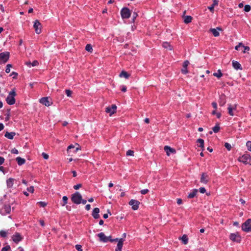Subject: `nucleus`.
<instances>
[{
  "label": "nucleus",
  "mask_w": 251,
  "mask_h": 251,
  "mask_svg": "<svg viewBox=\"0 0 251 251\" xmlns=\"http://www.w3.org/2000/svg\"><path fill=\"white\" fill-rule=\"evenodd\" d=\"M225 147L227 149L228 151H230L231 149V145L228 143H226L225 144Z\"/></svg>",
  "instance_id": "nucleus-43"
},
{
  "label": "nucleus",
  "mask_w": 251,
  "mask_h": 251,
  "mask_svg": "<svg viewBox=\"0 0 251 251\" xmlns=\"http://www.w3.org/2000/svg\"><path fill=\"white\" fill-rule=\"evenodd\" d=\"M75 249L78 251H82V246L80 245H75Z\"/></svg>",
  "instance_id": "nucleus-47"
},
{
  "label": "nucleus",
  "mask_w": 251,
  "mask_h": 251,
  "mask_svg": "<svg viewBox=\"0 0 251 251\" xmlns=\"http://www.w3.org/2000/svg\"><path fill=\"white\" fill-rule=\"evenodd\" d=\"M246 146L248 148V150L251 151V141H248L246 143Z\"/></svg>",
  "instance_id": "nucleus-42"
},
{
  "label": "nucleus",
  "mask_w": 251,
  "mask_h": 251,
  "mask_svg": "<svg viewBox=\"0 0 251 251\" xmlns=\"http://www.w3.org/2000/svg\"><path fill=\"white\" fill-rule=\"evenodd\" d=\"M230 239L234 242L240 243L241 240V237L238 232L235 233H231L229 236Z\"/></svg>",
  "instance_id": "nucleus-8"
},
{
  "label": "nucleus",
  "mask_w": 251,
  "mask_h": 251,
  "mask_svg": "<svg viewBox=\"0 0 251 251\" xmlns=\"http://www.w3.org/2000/svg\"><path fill=\"white\" fill-rule=\"evenodd\" d=\"M37 204H39L41 207H45L46 206L47 203L43 201H39L37 203Z\"/></svg>",
  "instance_id": "nucleus-44"
},
{
  "label": "nucleus",
  "mask_w": 251,
  "mask_h": 251,
  "mask_svg": "<svg viewBox=\"0 0 251 251\" xmlns=\"http://www.w3.org/2000/svg\"><path fill=\"white\" fill-rule=\"evenodd\" d=\"M85 50L89 51V52H92V51H93V48H92V46L90 45V44H87L86 46V47H85Z\"/></svg>",
  "instance_id": "nucleus-35"
},
{
  "label": "nucleus",
  "mask_w": 251,
  "mask_h": 251,
  "mask_svg": "<svg viewBox=\"0 0 251 251\" xmlns=\"http://www.w3.org/2000/svg\"><path fill=\"white\" fill-rule=\"evenodd\" d=\"M243 44L242 43H239V44L235 48L236 50H239L240 47H243Z\"/></svg>",
  "instance_id": "nucleus-49"
},
{
  "label": "nucleus",
  "mask_w": 251,
  "mask_h": 251,
  "mask_svg": "<svg viewBox=\"0 0 251 251\" xmlns=\"http://www.w3.org/2000/svg\"><path fill=\"white\" fill-rule=\"evenodd\" d=\"M218 0H213V4L209 7H208V9L211 11H213L214 10V7L215 5H218Z\"/></svg>",
  "instance_id": "nucleus-29"
},
{
  "label": "nucleus",
  "mask_w": 251,
  "mask_h": 251,
  "mask_svg": "<svg viewBox=\"0 0 251 251\" xmlns=\"http://www.w3.org/2000/svg\"><path fill=\"white\" fill-rule=\"evenodd\" d=\"M209 176L205 173H202L201 175L200 182L201 183L206 184L209 181Z\"/></svg>",
  "instance_id": "nucleus-10"
},
{
  "label": "nucleus",
  "mask_w": 251,
  "mask_h": 251,
  "mask_svg": "<svg viewBox=\"0 0 251 251\" xmlns=\"http://www.w3.org/2000/svg\"><path fill=\"white\" fill-rule=\"evenodd\" d=\"M100 209L99 208H95L92 212V215L95 219H98L100 218Z\"/></svg>",
  "instance_id": "nucleus-18"
},
{
  "label": "nucleus",
  "mask_w": 251,
  "mask_h": 251,
  "mask_svg": "<svg viewBox=\"0 0 251 251\" xmlns=\"http://www.w3.org/2000/svg\"><path fill=\"white\" fill-rule=\"evenodd\" d=\"M4 161V159L3 157L0 156V165H1Z\"/></svg>",
  "instance_id": "nucleus-60"
},
{
  "label": "nucleus",
  "mask_w": 251,
  "mask_h": 251,
  "mask_svg": "<svg viewBox=\"0 0 251 251\" xmlns=\"http://www.w3.org/2000/svg\"><path fill=\"white\" fill-rule=\"evenodd\" d=\"M217 29L219 30H221V28L220 27H217V29H215V28H210V31L213 34V35L215 37H217V36H219L220 34H219V32H218V31H217Z\"/></svg>",
  "instance_id": "nucleus-20"
},
{
  "label": "nucleus",
  "mask_w": 251,
  "mask_h": 251,
  "mask_svg": "<svg viewBox=\"0 0 251 251\" xmlns=\"http://www.w3.org/2000/svg\"><path fill=\"white\" fill-rule=\"evenodd\" d=\"M189 64V62L188 60H186L183 62V68L181 69V72L184 74L188 73L187 70V66Z\"/></svg>",
  "instance_id": "nucleus-17"
},
{
  "label": "nucleus",
  "mask_w": 251,
  "mask_h": 251,
  "mask_svg": "<svg viewBox=\"0 0 251 251\" xmlns=\"http://www.w3.org/2000/svg\"><path fill=\"white\" fill-rule=\"evenodd\" d=\"M232 66H233V68L236 70H238V69L241 70L242 69L241 66L240 64L236 61L233 60L232 61Z\"/></svg>",
  "instance_id": "nucleus-22"
},
{
  "label": "nucleus",
  "mask_w": 251,
  "mask_h": 251,
  "mask_svg": "<svg viewBox=\"0 0 251 251\" xmlns=\"http://www.w3.org/2000/svg\"><path fill=\"white\" fill-rule=\"evenodd\" d=\"M98 236L100 238V241L103 242H107L109 241V239L111 237L110 236H106L103 232L99 233Z\"/></svg>",
  "instance_id": "nucleus-14"
},
{
  "label": "nucleus",
  "mask_w": 251,
  "mask_h": 251,
  "mask_svg": "<svg viewBox=\"0 0 251 251\" xmlns=\"http://www.w3.org/2000/svg\"><path fill=\"white\" fill-rule=\"evenodd\" d=\"M124 241V239L123 238H121L119 240L115 251H122Z\"/></svg>",
  "instance_id": "nucleus-19"
},
{
  "label": "nucleus",
  "mask_w": 251,
  "mask_h": 251,
  "mask_svg": "<svg viewBox=\"0 0 251 251\" xmlns=\"http://www.w3.org/2000/svg\"><path fill=\"white\" fill-rule=\"evenodd\" d=\"M74 148H75V146L74 145H71L68 147L67 151H68L70 149H73Z\"/></svg>",
  "instance_id": "nucleus-64"
},
{
  "label": "nucleus",
  "mask_w": 251,
  "mask_h": 251,
  "mask_svg": "<svg viewBox=\"0 0 251 251\" xmlns=\"http://www.w3.org/2000/svg\"><path fill=\"white\" fill-rule=\"evenodd\" d=\"M213 75L217 77L218 78H220L223 75V74L221 72V71L220 70H218L217 72L213 73Z\"/></svg>",
  "instance_id": "nucleus-31"
},
{
  "label": "nucleus",
  "mask_w": 251,
  "mask_h": 251,
  "mask_svg": "<svg viewBox=\"0 0 251 251\" xmlns=\"http://www.w3.org/2000/svg\"><path fill=\"white\" fill-rule=\"evenodd\" d=\"M9 58V52H3L0 53V63H5Z\"/></svg>",
  "instance_id": "nucleus-6"
},
{
  "label": "nucleus",
  "mask_w": 251,
  "mask_h": 251,
  "mask_svg": "<svg viewBox=\"0 0 251 251\" xmlns=\"http://www.w3.org/2000/svg\"><path fill=\"white\" fill-rule=\"evenodd\" d=\"M14 181V179L12 178H10L7 180L6 183H7V186L8 188H11L12 187L13 185V182Z\"/></svg>",
  "instance_id": "nucleus-24"
},
{
  "label": "nucleus",
  "mask_w": 251,
  "mask_h": 251,
  "mask_svg": "<svg viewBox=\"0 0 251 251\" xmlns=\"http://www.w3.org/2000/svg\"><path fill=\"white\" fill-rule=\"evenodd\" d=\"M10 250V247L9 245H6L5 247H3L1 251H8Z\"/></svg>",
  "instance_id": "nucleus-41"
},
{
  "label": "nucleus",
  "mask_w": 251,
  "mask_h": 251,
  "mask_svg": "<svg viewBox=\"0 0 251 251\" xmlns=\"http://www.w3.org/2000/svg\"><path fill=\"white\" fill-rule=\"evenodd\" d=\"M119 239L118 238H116V239H111V238L109 239V241L111 242H113L114 241H118L119 242Z\"/></svg>",
  "instance_id": "nucleus-62"
},
{
  "label": "nucleus",
  "mask_w": 251,
  "mask_h": 251,
  "mask_svg": "<svg viewBox=\"0 0 251 251\" xmlns=\"http://www.w3.org/2000/svg\"><path fill=\"white\" fill-rule=\"evenodd\" d=\"M27 190L29 192L33 193V192H34V187L33 186H30V187L27 188Z\"/></svg>",
  "instance_id": "nucleus-54"
},
{
  "label": "nucleus",
  "mask_w": 251,
  "mask_h": 251,
  "mask_svg": "<svg viewBox=\"0 0 251 251\" xmlns=\"http://www.w3.org/2000/svg\"><path fill=\"white\" fill-rule=\"evenodd\" d=\"M12 240L16 243L21 241L23 239L22 235L18 232H16L12 237Z\"/></svg>",
  "instance_id": "nucleus-15"
},
{
  "label": "nucleus",
  "mask_w": 251,
  "mask_h": 251,
  "mask_svg": "<svg viewBox=\"0 0 251 251\" xmlns=\"http://www.w3.org/2000/svg\"><path fill=\"white\" fill-rule=\"evenodd\" d=\"M197 143L200 144V145L199 147H201V148H203L204 147V140L202 139H199L197 140Z\"/></svg>",
  "instance_id": "nucleus-32"
},
{
  "label": "nucleus",
  "mask_w": 251,
  "mask_h": 251,
  "mask_svg": "<svg viewBox=\"0 0 251 251\" xmlns=\"http://www.w3.org/2000/svg\"><path fill=\"white\" fill-rule=\"evenodd\" d=\"M238 161L245 164L251 165V156L248 154H245L238 159Z\"/></svg>",
  "instance_id": "nucleus-2"
},
{
  "label": "nucleus",
  "mask_w": 251,
  "mask_h": 251,
  "mask_svg": "<svg viewBox=\"0 0 251 251\" xmlns=\"http://www.w3.org/2000/svg\"><path fill=\"white\" fill-rule=\"evenodd\" d=\"M121 91L124 92H126V86H122Z\"/></svg>",
  "instance_id": "nucleus-59"
},
{
  "label": "nucleus",
  "mask_w": 251,
  "mask_h": 251,
  "mask_svg": "<svg viewBox=\"0 0 251 251\" xmlns=\"http://www.w3.org/2000/svg\"><path fill=\"white\" fill-rule=\"evenodd\" d=\"M141 193L142 194V195H145L147 193H148L149 192V190L147 189H143V190H142L141 191H140Z\"/></svg>",
  "instance_id": "nucleus-48"
},
{
  "label": "nucleus",
  "mask_w": 251,
  "mask_h": 251,
  "mask_svg": "<svg viewBox=\"0 0 251 251\" xmlns=\"http://www.w3.org/2000/svg\"><path fill=\"white\" fill-rule=\"evenodd\" d=\"M214 132L217 133L220 130V126L219 124H217L215 126L212 128Z\"/></svg>",
  "instance_id": "nucleus-34"
},
{
  "label": "nucleus",
  "mask_w": 251,
  "mask_h": 251,
  "mask_svg": "<svg viewBox=\"0 0 251 251\" xmlns=\"http://www.w3.org/2000/svg\"><path fill=\"white\" fill-rule=\"evenodd\" d=\"M16 96V93L15 89H12L8 94V96L6 98V101L9 105H13L15 103L16 100L15 99Z\"/></svg>",
  "instance_id": "nucleus-1"
},
{
  "label": "nucleus",
  "mask_w": 251,
  "mask_h": 251,
  "mask_svg": "<svg viewBox=\"0 0 251 251\" xmlns=\"http://www.w3.org/2000/svg\"><path fill=\"white\" fill-rule=\"evenodd\" d=\"M63 203L62 204L63 206H64L67 203L68 198L66 196H63L62 198Z\"/></svg>",
  "instance_id": "nucleus-40"
},
{
  "label": "nucleus",
  "mask_w": 251,
  "mask_h": 251,
  "mask_svg": "<svg viewBox=\"0 0 251 251\" xmlns=\"http://www.w3.org/2000/svg\"><path fill=\"white\" fill-rule=\"evenodd\" d=\"M182 203V201L181 199H177V203L178 204H181Z\"/></svg>",
  "instance_id": "nucleus-61"
},
{
  "label": "nucleus",
  "mask_w": 251,
  "mask_h": 251,
  "mask_svg": "<svg viewBox=\"0 0 251 251\" xmlns=\"http://www.w3.org/2000/svg\"><path fill=\"white\" fill-rule=\"evenodd\" d=\"M72 201L77 204H80L82 200V196L79 192H75L71 197Z\"/></svg>",
  "instance_id": "nucleus-3"
},
{
  "label": "nucleus",
  "mask_w": 251,
  "mask_h": 251,
  "mask_svg": "<svg viewBox=\"0 0 251 251\" xmlns=\"http://www.w3.org/2000/svg\"><path fill=\"white\" fill-rule=\"evenodd\" d=\"M126 155L127 156H134V151L132 150H128L126 151Z\"/></svg>",
  "instance_id": "nucleus-39"
},
{
  "label": "nucleus",
  "mask_w": 251,
  "mask_h": 251,
  "mask_svg": "<svg viewBox=\"0 0 251 251\" xmlns=\"http://www.w3.org/2000/svg\"><path fill=\"white\" fill-rule=\"evenodd\" d=\"M10 75L13 76V78H15L18 75V74L16 72H13Z\"/></svg>",
  "instance_id": "nucleus-51"
},
{
  "label": "nucleus",
  "mask_w": 251,
  "mask_h": 251,
  "mask_svg": "<svg viewBox=\"0 0 251 251\" xmlns=\"http://www.w3.org/2000/svg\"><path fill=\"white\" fill-rule=\"evenodd\" d=\"M33 27L37 34H40L41 32V24L38 20H36L34 22Z\"/></svg>",
  "instance_id": "nucleus-12"
},
{
  "label": "nucleus",
  "mask_w": 251,
  "mask_h": 251,
  "mask_svg": "<svg viewBox=\"0 0 251 251\" xmlns=\"http://www.w3.org/2000/svg\"><path fill=\"white\" fill-rule=\"evenodd\" d=\"M91 208V205L90 204H87L85 206V209L87 210H89Z\"/></svg>",
  "instance_id": "nucleus-63"
},
{
  "label": "nucleus",
  "mask_w": 251,
  "mask_h": 251,
  "mask_svg": "<svg viewBox=\"0 0 251 251\" xmlns=\"http://www.w3.org/2000/svg\"><path fill=\"white\" fill-rule=\"evenodd\" d=\"M38 64L37 61L34 60L32 63L31 66H36Z\"/></svg>",
  "instance_id": "nucleus-57"
},
{
  "label": "nucleus",
  "mask_w": 251,
  "mask_h": 251,
  "mask_svg": "<svg viewBox=\"0 0 251 251\" xmlns=\"http://www.w3.org/2000/svg\"><path fill=\"white\" fill-rule=\"evenodd\" d=\"M12 67V65L10 64H8L6 65L5 72L6 73H9L10 72V68Z\"/></svg>",
  "instance_id": "nucleus-38"
},
{
  "label": "nucleus",
  "mask_w": 251,
  "mask_h": 251,
  "mask_svg": "<svg viewBox=\"0 0 251 251\" xmlns=\"http://www.w3.org/2000/svg\"><path fill=\"white\" fill-rule=\"evenodd\" d=\"M199 190H200V193H202V194L206 192V190L204 187H201L199 189Z\"/></svg>",
  "instance_id": "nucleus-53"
},
{
  "label": "nucleus",
  "mask_w": 251,
  "mask_h": 251,
  "mask_svg": "<svg viewBox=\"0 0 251 251\" xmlns=\"http://www.w3.org/2000/svg\"><path fill=\"white\" fill-rule=\"evenodd\" d=\"M65 93L68 97H71L72 94V92L70 90H66Z\"/></svg>",
  "instance_id": "nucleus-46"
},
{
  "label": "nucleus",
  "mask_w": 251,
  "mask_h": 251,
  "mask_svg": "<svg viewBox=\"0 0 251 251\" xmlns=\"http://www.w3.org/2000/svg\"><path fill=\"white\" fill-rule=\"evenodd\" d=\"M121 14L123 19H128L131 16V12L128 8L124 7L121 10Z\"/></svg>",
  "instance_id": "nucleus-5"
},
{
  "label": "nucleus",
  "mask_w": 251,
  "mask_h": 251,
  "mask_svg": "<svg viewBox=\"0 0 251 251\" xmlns=\"http://www.w3.org/2000/svg\"><path fill=\"white\" fill-rule=\"evenodd\" d=\"M225 96H222L221 97V99H223V100L220 101L219 104L220 106H224L225 105V104L226 103V100H225Z\"/></svg>",
  "instance_id": "nucleus-37"
},
{
  "label": "nucleus",
  "mask_w": 251,
  "mask_h": 251,
  "mask_svg": "<svg viewBox=\"0 0 251 251\" xmlns=\"http://www.w3.org/2000/svg\"><path fill=\"white\" fill-rule=\"evenodd\" d=\"M11 211L10 206L9 205H5L3 207L0 209V212L3 215H5L7 214H9Z\"/></svg>",
  "instance_id": "nucleus-13"
},
{
  "label": "nucleus",
  "mask_w": 251,
  "mask_h": 251,
  "mask_svg": "<svg viewBox=\"0 0 251 251\" xmlns=\"http://www.w3.org/2000/svg\"><path fill=\"white\" fill-rule=\"evenodd\" d=\"M192 17L191 16H186L184 18V22L185 24H188L191 22Z\"/></svg>",
  "instance_id": "nucleus-30"
},
{
  "label": "nucleus",
  "mask_w": 251,
  "mask_h": 251,
  "mask_svg": "<svg viewBox=\"0 0 251 251\" xmlns=\"http://www.w3.org/2000/svg\"><path fill=\"white\" fill-rule=\"evenodd\" d=\"M162 46L164 49H168L170 50H173V47L170 45V43L164 42L162 44Z\"/></svg>",
  "instance_id": "nucleus-21"
},
{
  "label": "nucleus",
  "mask_w": 251,
  "mask_h": 251,
  "mask_svg": "<svg viewBox=\"0 0 251 251\" xmlns=\"http://www.w3.org/2000/svg\"><path fill=\"white\" fill-rule=\"evenodd\" d=\"M16 160L17 163L19 165H22L24 164L25 162V159L21 158V157H17L16 158Z\"/></svg>",
  "instance_id": "nucleus-25"
},
{
  "label": "nucleus",
  "mask_w": 251,
  "mask_h": 251,
  "mask_svg": "<svg viewBox=\"0 0 251 251\" xmlns=\"http://www.w3.org/2000/svg\"><path fill=\"white\" fill-rule=\"evenodd\" d=\"M212 106L213 107V108L215 109H216L217 108V103L215 102H213L212 103Z\"/></svg>",
  "instance_id": "nucleus-58"
},
{
  "label": "nucleus",
  "mask_w": 251,
  "mask_h": 251,
  "mask_svg": "<svg viewBox=\"0 0 251 251\" xmlns=\"http://www.w3.org/2000/svg\"><path fill=\"white\" fill-rule=\"evenodd\" d=\"M251 10V6L249 5H246L245 6L244 10L246 12H249Z\"/></svg>",
  "instance_id": "nucleus-45"
},
{
  "label": "nucleus",
  "mask_w": 251,
  "mask_h": 251,
  "mask_svg": "<svg viewBox=\"0 0 251 251\" xmlns=\"http://www.w3.org/2000/svg\"><path fill=\"white\" fill-rule=\"evenodd\" d=\"M243 48H244V50L243 51L244 53H245L246 51L250 50V47L248 46H245L243 45Z\"/></svg>",
  "instance_id": "nucleus-50"
},
{
  "label": "nucleus",
  "mask_w": 251,
  "mask_h": 251,
  "mask_svg": "<svg viewBox=\"0 0 251 251\" xmlns=\"http://www.w3.org/2000/svg\"><path fill=\"white\" fill-rule=\"evenodd\" d=\"M197 192H198L197 189L193 190L192 192H191L190 193H189V194L188 195V198L190 199L193 198L194 197H195L196 196Z\"/></svg>",
  "instance_id": "nucleus-26"
},
{
  "label": "nucleus",
  "mask_w": 251,
  "mask_h": 251,
  "mask_svg": "<svg viewBox=\"0 0 251 251\" xmlns=\"http://www.w3.org/2000/svg\"><path fill=\"white\" fill-rule=\"evenodd\" d=\"M7 234H8V232L6 231H5V230L0 231V235L2 237H6Z\"/></svg>",
  "instance_id": "nucleus-36"
},
{
  "label": "nucleus",
  "mask_w": 251,
  "mask_h": 251,
  "mask_svg": "<svg viewBox=\"0 0 251 251\" xmlns=\"http://www.w3.org/2000/svg\"><path fill=\"white\" fill-rule=\"evenodd\" d=\"M180 239L182 240L184 244H187L188 242V238L186 235L184 234L181 238H180Z\"/></svg>",
  "instance_id": "nucleus-27"
},
{
  "label": "nucleus",
  "mask_w": 251,
  "mask_h": 251,
  "mask_svg": "<svg viewBox=\"0 0 251 251\" xmlns=\"http://www.w3.org/2000/svg\"><path fill=\"white\" fill-rule=\"evenodd\" d=\"M15 135H16V133L13 132H6L4 136L5 137H6L8 139H13L14 138V136Z\"/></svg>",
  "instance_id": "nucleus-23"
},
{
  "label": "nucleus",
  "mask_w": 251,
  "mask_h": 251,
  "mask_svg": "<svg viewBox=\"0 0 251 251\" xmlns=\"http://www.w3.org/2000/svg\"><path fill=\"white\" fill-rule=\"evenodd\" d=\"M11 152L13 154H18V151L17 149L14 148L11 150Z\"/></svg>",
  "instance_id": "nucleus-55"
},
{
  "label": "nucleus",
  "mask_w": 251,
  "mask_h": 251,
  "mask_svg": "<svg viewBox=\"0 0 251 251\" xmlns=\"http://www.w3.org/2000/svg\"><path fill=\"white\" fill-rule=\"evenodd\" d=\"M242 229L245 232L251 231V219H248L242 225Z\"/></svg>",
  "instance_id": "nucleus-4"
},
{
  "label": "nucleus",
  "mask_w": 251,
  "mask_h": 251,
  "mask_svg": "<svg viewBox=\"0 0 251 251\" xmlns=\"http://www.w3.org/2000/svg\"><path fill=\"white\" fill-rule=\"evenodd\" d=\"M237 108V104H228V114L231 116H233L234 115V111L236 110Z\"/></svg>",
  "instance_id": "nucleus-9"
},
{
  "label": "nucleus",
  "mask_w": 251,
  "mask_h": 251,
  "mask_svg": "<svg viewBox=\"0 0 251 251\" xmlns=\"http://www.w3.org/2000/svg\"><path fill=\"white\" fill-rule=\"evenodd\" d=\"M129 204L132 206V208L134 210H136L139 208L140 202L137 200H131L129 202Z\"/></svg>",
  "instance_id": "nucleus-11"
},
{
  "label": "nucleus",
  "mask_w": 251,
  "mask_h": 251,
  "mask_svg": "<svg viewBox=\"0 0 251 251\" xmlns=\"http://www.w3.org/2000/svg\"><path fill=\"white\" fill-rule=\"evenodd\" d=\"M40 102L46 106L47 105V97L42 98L40 100Z\"/></svg>",
  "instance_id": "nucleus-33"
},
{
  "label": "nucleus",
  "mask_w": 251,
  "mask_h": 251,
  "mask_svg": "<svg viewBox=\"0 0 251 251\" xmlns=\"http://www.w3.org/2000/svg\"><path fill=\"white\" fill-rule=\"evenodd\" d=\"M164 150L166 152V154L167 156H170V153H176V151L175 149L172 148L168 146H165L164 147Z\"/></svg>",
  "instance_id": "nucleus-16"
},
{
  "label": "nucleus",
  "mask_w": 251,
  "mask_h": 251,
  "mask_svg": "<svg viewBox=\"0 0 251 251\" xmlns=\"http://www.w3.org/2000/svg\"><path fill=\"white\" fill-rule=\"evenodd\" d=\"M82 185L81 184H78L77 185L74 186V188L75 190L78 189L79 188L81 187Z\"/></svg>",
  "instance_id": "nucleus-52"
},
{
  "label": "nucleus",
  "mask_w": 251,
  "mask_h": 251,
  "mask_svg": "<svg viewBox=\"0 0 251 251\" xmlns=\"http://www.w3.org/2000/svg\"><path fill=\"white\" fill-rule=\"evenodd\" d=\"M120 77H124L127 79L129 77L130 75L126 71H123L119 75Z\"/></svg>",
  "instance_id": "nucleus-28"
},
{
  "label": "nucleus",
  "mask_w": 251,
  "mask_h": 251,
  "mask_svg": "<svg viewBox=\"0 0 251 251\" xmlns=\"http://www.w3.org/2000/svg\"><path fill=\"white\" fill-rule=\"evenodd\" d=\"M117 106L115 104H112L111 106L107 107L105 108V112L109 114V116H111L113 114L116 112Z\"/></svg>",
  "instance_id": "nucleus-7"
},
{
  "label": "nucleus",
  "mask_w": 251,
  "mask_h": 251,
  "mask_svg": "<svg viewBox=\"0 0 251 251\" xmlns=\"http://www.w3.org/2000/svg\"><path fill=\"white\" fill-rule=\"evenodd\" d=\"M137 16H138V15H137V14L136 13H135V12L133 13V15H132V17H133V22L134 21L135 19L136 18Z\"/></svg>",
  "instance_id": "nucleus-56"
}]
</instances>
